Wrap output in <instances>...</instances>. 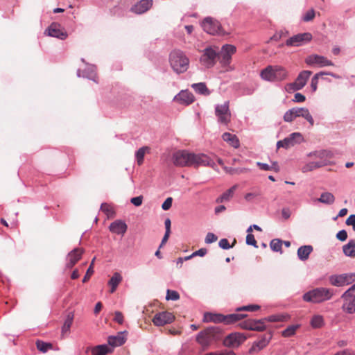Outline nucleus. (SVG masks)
<instances>
[{
    "mask_svg": "<svg viewBox=\"0 0 355 355\" xmlns=\"http://www.w3.org/2000/svg\"><path fill=\"white\" fill-rule=\"evenodd\" d=\"M170 65L177 73H182L187 71L189 67V59L180 50L173 51L169 55Z\"/></svg>",
    "mask_w": 355,
    "mask_h": 355,
    "instance_id": "nucleus-3",
    "label": "nucleus"
},
{
    "mask_svg": "<svg viewBox=\"0 0 355 355\" xmlns=\"http://www.w3.org/2000/svg\"><path fill=\"white\" fill-rule=\"evenodd\" d=\"M46 33H47L48 35L51 37H57L61 40H64L67 37V32L61 28L60 24L55 23L51 24L46 30Z\"/></svg>",
    "mask_w": 355,
    "mask_h": 355,
    "instance_id": "nucleus-22",
    "label": "nucleus"
},
{
    "mask_svg": "<svg viewBox=\"0 0 355 355\" xmlns=\"http://www.w3.org/2000/svg\"><path fill=\"white\" fill-rule=\"evenodd\" d=\"M217 57H218V49L216 46H209L204 50L200 62L206 68H210L216 64Z\"/></svg>",
    "mask_w": 355,
    "mask_h": 355,
    "instance_id": "nucleus-8",
    "label": "nucleus"
},
{
    "mask_svg": "<svg viewBox=\"0 0 355 355\" xmlns=\"http://www.w3.org/2000/svg\"><path fill=\"white\" fill-rule=\"evenodd\" d=\"M191 87L196 92L200 94L209 95L210 94L208 88L204 83H194Z\"/></svg>",
    "mask_w": 355,
    "mask_h": 355,
    "instance_id": "nucleus-37",
    "label": "nucleus"
},
{
    "mask_svg": "<svg viewBox=\"0 0 355 355\" xmlns=\"http://www.w3.org/2000/svg\"><path fill=\"white\" fill-rule=\"evenodd\" d=\"M236 185L232 187L230 189L223 193L217 200V202H222L223 201H227L232 198L234 193L236 189Z\"/></svg>",
    "mask_w": 355,
    "mask_h": 355,
    "instance_id": "nucleus-36",
    "label": "nucleus"
},
{
    "mask_svg": "<svg viewBox=\"0 0 355 355\" xmlns=\"http://www.w3.org/2000/svg\"><path fill=\"white\" fill-rule=\"evenodd\" d=\"M173 101L180 105H189L194 101V96L188 90H182L174 96Z\"/></svg>",
    "mask_w": 355,
    "mask_h": 355,
    "instance_id": "nucleus-21",
    "label": "nucleus"
},
{
    "mask_svg": "<svg viewBox=\"0 0 355 355\" xmlns=\"http://www.w3.org/2000/svg\"><path fill=\"white\" fill-rule=\"evenodd\" d=\"M152 5V0H141L132 7L131 10L136 14H142L149 10Z\"/></svg>",
    "mask_w": 355,
    "mask_h": 355,
    "instance_id": "nucleus-25",
    "label": "nucleus"
},
{
    "mask_svg": "<svg viewBox=\"0 0 355 355\" xmlns=\"http://www.w3.org/2000/svg\"><path fill=\"white\" fill-rule=\"evenodd\" d=\"M324 75L331 76L336 79H340L341 77L339 75L335 74L331 72H325L320 71L314 75V76L311 79V87L312 88L313 92H315L318 88V80L320 77H322Z\"/></svg>",
    "mask_w": 355,
    "mask_h": 355,
    "instance_id": "nucleus-27",
    "label": "nucleus"
},
{
    "mask_svg": "<svg viewBox=\"0 0 355 355\" xmlns=\"http://www.w3.org/2000/svg\"><path fill=\"white\" fill-rule=\"evenodd\" d=\"M225 171L230 174H234V173H239L244 171H247V168H243V169H236V168H228L226 166H224Z\"/></svg>",
    "mask_w": 355,
    "mask_h": 355,
    "instance_id": "nucleus-53",
    "label": "nucleus"
},
{
    "mask_svg": "<svg viewBox=\"0 0 355 355\" xmlns=\"http://www.w3.org/2000/svg\"><path fill=\"white\" fill-rule=\"evenodd\" d=\"M246 315L241 313H232L226 316L220 314H205V320L213 321L214 322H224L225 324H230L243 319Z\"/></svg>",
    "mask_w": 355,
    "mask_h": 355,
    "instance_id": "nucleus-7",
    "label": "nucleus"
},
{
    "mask_svg": "<svg viewBox=\"0 0 355 355\" xmlns=\"http://www.w3.org/2000/svg\"><path fill=\"white\" fill-rule=\"evenodd\" d=\"M172 201H173V199L172 198L169 197V198H167L165 201L163 202L162 205V208L164 209V210H168L171 207V205H172Z\"/></svg>",
    "mask_w": 355,
    "mask_h": 355,
    "instance_id": "nucleus-54",
    "label": "nucleus"
},
{
    "mask_svg": "<svg viewBox=\"0 0 355 355\" xmlns=\"http://www.w3.org/2000/svg\"><path fill=\"white\" fill-rule=\"evenodd\" d=\"M260 76L266 81L280 82L286 79L288 71L282 66L269 65L261 70Z\"/></svg>",
    "mask_w": 355,
    "mask_h": 355,
    "instance_id": "nucleus-4",
    "label": "nucleus"
},
{
    "mask_svg": "<svg viewBox=\"0 0 355 355\" xmlns=\"http://www.w3.org/2000/svg\"><path fill=\"white\" fill-rule=\"evenodd\" d=\"M246 243L250 245H252L255 248H257V241L252 233H249L246 236Z\"/></svg>",
    "mask_w": 355,
    "mask_h": 355,
    "instance_id": "nucleus-49",
    "label": "nucleus"
},
{
    "mask_svg": "<svg viewBox=\"0 0 355 355\" xmlns=\"http://www.w3.org/2000/svg\"><path fill=\"white\" fill-rule=\"evenodd\" d=\"M114 320L119 324H122L123 322V316L121 312L116 311L114 313Z\"/></svg>",
    "mask_w": 355,
    "mask_h": 355,
    "instance_id": "nucleus-58",
    "label": "nucleus"
},
{
    "mask_svg": "<svg viewBox=\"0 0 355 355\" xmlns=\"http://www.w3.org/2000/svg\"><path fill=\"white\" fill-rule=\"evenodd\" d=\"M329 283L334 286L342 287L355 282V273L333 275L329 277Z\"/></svg>",
    "mask_w": 355,
    "mask_h": 355,
    "instance_id": "nucleus-11",
    "label": "nucleus"
},
{
    "mask_svg": "<svg viewBox=\"0 0 355 355\" xmlns=\"http://www.w3.org/2000/svg\"><path fill=\"white\" fill-rule=\"evenodd\" d=\"M246 339V336L242 333H232L225 338L223 344L227 347L237 348L243 343Z\"/></svg>",
    "mask_w": 355,
    "mask_h": 355,
    "instance_id": "nucleus-14",
    "label": "nucleus"
},
{
    "mask_svg": "<svg viewBox=\"0 0 355 355\" xmlns=\"http://www.w3.org/2000/svg\"><path fill=\"white\" fill-rule=\"evenodd\" d=\"M223 139L226 141L227 144H229L232 147L237 148L239 147L240 143L238 137L236 135L230 133V132H225L222 135Z\"/></svg>",
    "mask_w": 355,
    "mask_h": 355,
    "instance_id": "nucleus-28",
    "label": "nucleus"
},
{
    "mask_svg": "<svg viewBox=\"0 0 355 355\" xmlns=\"http://www.w3.org/2000/svg\"><path fill=\"white\" fill-rule=\"evenodd\" d=\"M239 327L243 329L263 331L266 329L264 320L248 319L239 323Z\"/></svg>",
    "mask_w": 355,
    "mask_h": 355,
    "instance_id": "nucleus-15",
    "label": "nucleus"
},
{
    "mask_svg": "<svg viewBox=\"0 0 355 355\" xmlns=\"http://www.w3.org/2000/svg\"><path fill=\"white\" fill-rule=\"evenodd\" d=\"M125 343V338L121 334L116 336H110L108 338V343L110 345L116 347L121 346Z\"/></svg>",
    "mask_w": 355,
    "mask_h": 355,
    "instance_id": "nucleus-35",
    "label": "nucleus"
},
{
    "mask_svg": "<svg viewBox=\"0 0 355 355\" xmlns=\"http://www.w3.org/2000/svg\"><path fill=\"white\" fill-rule=\"evenodd\" d=\"M259 305H248L237 308L236 310L239 311H255L259 309Z\"/></svg>",
    "mask_w": 355,
    "mask_h": 355,
    "instance_id": "nucleus-47",
    "label": "nucleus"
},
{
    "mask_svg": "<svg viewBox=\"0 0 355 355\" xmlns=\"http://www.w3.org/2000/svg\"><path fill=\"white\" fill-rule=\"evenodd\" d=\"M110 352L109 346L101 345L92 349V355H106Z\"/></svg>",
    "mask_w": 355,
    "mask_h": 355,
    "instance_id": "nucleus-34",
    "label": "nucleus"
},
{
    "mask_svg": "<svg viewBox=\"0 0 355 355\" xmlns=\"http://www.w3.org/2000/svg\"><path fill=\"white\" fill-rule=\"evenodd\" d=\"M312 40V35L310 33H303L297 34L286 41V45L288 46H300Z\"/></svg>",
    "mask_w": 355,
    "mask_h": 355,
    "instance_id": "nucleus-17",
    "label": "nucleus"
},
{
    "mask_svg": "<svg viewBox=\"0 0 355 355\" xmlns=\"http://www.w3.org/2000/svg\"><path fill=\"white\" fill-rule=\"evenodd\" d=\"M93 273H94V270H93V268L92 267V265H90L86 272L85 277L83 279V283L87 282L89 280V279L90 278V277L92 275Z\"/></svg>",
    "mask_w": 355,
    "mask_h": 355,
    "instance_id": "nucleus-56",
    "label": "nucleus"
},
{
    "mask_svg": "<svg viewBox=\"0 0 355 355\" xmlns=\"http://www.w3.org/2000/svg\"><path fill=\"white\" fill-rule=\"evenodd\" d=\"M284 148H288L295 146L297 144H300L303 141V137L300 132H293L288 137L284 139Z\"/></svg>",
    "mask_w": 355,
    "mask_h": 355,
    "instance_id": "nucleus-26",
    "label": "nucleus"
},
{
    "mask_svg": "<svg viewBox=\"0 0 355 355\" xmlns=\"http://www.w3.org/2000/svg\"><path fill=\"white\" fill-rule=\"evenodd\" d=\"M347 225H352L355 232V215H350L345 221Z\"/></svg>",
    "mask_w": 355,
    "mask_h": 355,
    "instance_id": "nucleus-57",
    "label": "nucleus"
},
{
    "mask_svg": "<svg viewBox=\"0 0 355 355\" xmlns=\"http://www.w3.org/2000/svg\"><path fill=\"white\" fill-rule=\"evenodd\" d=\"M336 238L340 241H345L347 238V233L345 230L339 231L336 234Z\"/></svg>",
    "mask_w": 355,
    "mask_h": 355,
    "instance_id": "nucleus-55",
    "label": "nucleus"
},
{
    "mask_svg": "<svg viewBox=\"0 0 355 355\" xmlns=\"http://www.w3.org/2000/svg\"><path fill=\"white\" fill-rule=\"evenodd\" d=\"M343 250L347 257H355V241L350 240L347 244L343 245Z\"/></svg>",
    "mask_w": 355,
    "mask_h": 355,
    "instance_id": "nucleus-32",
    "label": "nucleus"
},
{
    "mask_svg": "<svg viewBox=\"0 0 355 355\" xmlns=\"http://www.w3.org/2000/svg\"><path fill=\"white\" fill-rule=\"evenodd\" d=\"M288 318V315H283V314H275V315H271L268 317H266L265 318H263L264 320V323L266 322H281V321H285Z\"/></svg>",
    "mask_w": 355,
    "mask_h": 355,
    "instance_id": "nucleus-40",
    "label": "nucleus"
},
{
    "mask_svg": "<svg viewBox=\"0 0 355 355\" xmlns=\"http://www.w3.org/2000/svg\"><path fill=\"white\" fill-rule=\"evenodd\" d=\"M83 253V250L81 248H75L71 251L67 257L66 267L72 268L80 259Z\"/></svg>",
    "mask_w": 355,
    "mask_h": 355,
    "instance_id": "nucleus-23",
    "label": "nucleus"
},
{
    "mask_svg": "<svg viewBox=\"0 0 355 355\" xmlns=\"http://www.w3.org/2000/svg\"><path fill=\"white\" fill-rule=\"evenodd\" d=\"M313 251V247L311 245H303L298 248L297 256L302 261L308 259L310 254Z\"/></svg>",
    "mask_w": 355,
    "mask_h": 355,
    "instance_id": "nucleus-30",
    "label": "nucleus"
},
{
    "mask_svg": "<svg viewBox=\"0 0 355 355\" xmlns=\"http://www.w3.org/2000/svg\"><path fill=\"white\" fill-rule=\"evenodd\" d=\"M341 299L343 300L342 309L344 312L353 314L355 313V290L349 288L341 295Z\"/></svg>",
    "mask_w": 355,
    "mask_h": 355,
    "instance_id": "nucleus-9",
    "label": "nucleus"
},
{
    "mask_svg": "<svg viewBox=\"0 0 355 355\" xmlns=\"http://www.w3.org/2000/svg\"><path fill=\"white\" fill-rule=\"evenodd\" d=\"M329 164V162L326 159H322L319 162H311L302 167V172L306 173L311 171L315 168H320L326 166Z\"/></svg>",
    "mask_w": 355,
    "mask_h": 355,
    "instance_id": "nucleus-29",
    "label": "nucleus"
},
{
    "mask_svg": "<svg viewBox=\"0 0 355 355\" xmlns=\"http://www.w3.org/2000/svg\"><path fill=\"white\" fill-rule=\"evenodd\" d=\"M321 203L331 205L335 201L334 196L330 192H324L321 193L320 197L318 199Z\"/></svg>",
    "mask_w": 355,
    "mask_h": 355,
    "instance_id": "nucleus-33",
    "label": "nucleus"
},
{
    "mask_svg": "<svg viewBox=\"0 0 355 355\" xmlns=\"http://www.w3.org/2000/svg\"><path fill=\"white\" fill-rule=\"evenodd\" d=\"M220 330L216 327H209L200 331L197 337V342L203 347L207 348L211 343L219 338Z\"/></svg>",
    "mask_w": 355,
    "mask_h": 355,
    "instance_id": "nucleus-6",
    "label": "nucleus"
},
{
    "mask_svg": "<svg viewBox=\"0 0 355 355\" xmlns=\"http://www.w3.org/2000/svg\"><path fill=\"white\" fill-rule=\"evenodd\" d=\"M258 196H259V193H248L245 195L244 198L247 201H251Z\"/></svg>",
    "mask_w": 355,
    "mask_h": 355,
    "instance_id": "nucleus-61",
    "label": "nucleus"
},
{
    "mask_svg": "<svg viewBox=\"0 0 355 355\" xmlns=\"http://www.w3.org/2000/svg\"><path fill=\"white\" fill-rule=\"evenodd\" d=\"M148 150H149L148 147L144 146V147L139 148V150L136 152L135 157H136L137 162L138 165L140 166L143 164L145 154H146V151H148Z\"/></svg>",
    "mask_w": 355,
    "mask_h": 355,
    "instance_id": "nucleus-38",
    "label": "nucleus"
},
{
    "mask_svg": "<svg viewBox=\"0 0 355 355\" xmlns=\"http://www.w3.org/2000/svg\"><path fill=\"white\" fill-rule=\"evenodd\" d=\"M282 215L284 219H288L291 216V211L288 208H284L282 210Z\"/></svg>",
    "mask_w": 355,
    "mask_h": 355,
    "instance_id": "nucleus-63",
    "label": "nucleus"
},
{
    "mask_svg": "<svg viewBox=\"0 0 355 355\" xmlns=\"http://www.w3.org/2000/svg\"><path fill=\"white\" fill-rule=\"evenodd\" d=\"M297 117L304 118L311 126L314 124L313 118L306 107H295L289 109L284 113L283 119L285 122L291 123Z\"/></svg>",
    "mask_w": 355,
    "mask_h": 355,
    "instance_id": "nucleus-5",
    "label": "nucleus"
},
{
    "mask_svg": "<svg viewBox=\"0 0 355 355\" xmlns=\"http://www.w3.org/2000/svg\"><path fill=\"white\" fill-rule=\"evenodd\" d=\"M207 252V250L206 248H200L198 250L193 252V256H200V257H204Z\"/></svg>",
    "mask_w": 355,
    "mask_h": 355,
    "instance_id": "nucleus-60",
    "label": "nucleus"
},
{
    "mask_svg": "<svg viewBox=\"0 0 355 355\" xmlns=\"http://www.w3.org/2000/svg\"><path fill=\"white\" fill-rule=\"evenodd\" d=\"M257 164L261 170L263 171H270L272 169V166H269L268 164L257 162Z\"/></svg>",
    "mask_w": 355,
    "mask_h": 355,
    "instance_id": "nucleus-62",
    "label": "nucleus"
},
{
    "mask_svg": "<svg viewBox=\"0 0 355 355\" xmlns=\"http://www.w3.org/2000/svg\"><path fill=\"white\" fill-rule=\"evenodd\" d=\"M218 245L220 248L224 250H228L232 248V245H230L229 241L227 239H222L220 240Z\"/></svg>",
    "mask_w": 355,
    "mask_h": 355,
    "instance_id": "nucleus-51",
    "label": "nucleus"
},
{
    "mask_svg": "<svg viewBox=\"0 0 355 355\" xmlns=\"http://www.w3.org/2000/svg\"><path fill=\"white\" fill-rule=\"evenodd\" d=\"M272 336L271 333L262 336L259 340L253 343L252 347L249 349V353L253 354L254 352H258L265 348L269 344Z\"/></svg>",
    "mask_w": 355,
    "mask_h": 355,
    "instance_id": "nucleus-19",
    "label": "nucleus"
},
{
    "mask_svg": "<svg viewBox=\"0 0 355 355\" xmlns=\"http://www.w3.org/2000/svg\"><path fill=\"white\" fill-rule=\"evenodd\" d=\"M172 162L178 167H198L199 166L214 168L215 163L205 154H195L187 150H178L172 156Z\"/></svg>",
    "mask_w": 355,
    "mask_h": 355,
    "instance_id": "nucleus-1",
    "label": "nucleus"
},
{
    "mask_svg": "<svg viewBox=\"0 0 355 355\" xmlns=\"http://www.w3.org/2000/svg\"><path fill=\"white\" fill-rule=\"evenodd\" d=\"M217 239V236L214 234L209 232L205 237V241L206 243L209 244L215 242Z\"/></svg>",
    "mask_w": 355,
    "mask_h": 355,
    "instance_id": "nucleus-50",
    "label": "nucleus"
},
{
    "mask_svg": "<svg viewBox=\"0 0 355 355\" xmlns=\"http://www.w3.org/2000/svg\"><path fill=\"white\" fill-rule=\"evenodd\" d=\"M101 210L105 213L108 216H111L114 214V211L112 209V207L107 204V203H102L101 206Z\"/></svg>",
    "mask_w": 355,
    "mask_h": 355,
    "instance_id": "nucleus-46",
    "label": "nucleus"
},
{
    "mask_svg": "<svg viewBox=\"0 0 355 355\" xmlns=\"http://www.w3.org/2000/svg\"><path fill=\"white\" fill-rule=\"evenodd\" d=\"M334 295L333 289L318 287L305 293L302 298L306 302L319 304L331 300Z\"/></svg>",
    "mask_w": 355,
    "mask_h": 355,
    "instance_id": "nucleus-2",
    "label": "nucleus"
},
{
    "mask_svg": "<svg viewBox=\"0 0 355 355\" xmlns=\"http://www.w3.org/2000/svg\"><path fill=\"white\" fill-rule=\"evenodd\" d=\"M122 281V276L119 272L114 273L113 276L108 282V285L111 287L110 293H113Z\"/></svg>",
    "mask_w": 355,
    "mask_h": 355,
    "instance_id": "nucleus-31",
    "label": "nucleus"
},
{
    "mask_svg": "<svg viewBox=\"0 0 355 355\" xmlns=\"http://www.w3.org/2000/svg\"><path fill=\"white\" fill-rule=\"evenodd\" d=\"M315 17V11L313 9L308 10L302 17L304 21H309L313 19Z\"/></svg>",
    "mask_w": 355,
    "mask_h": 355,
    "instance_id": "nucleus-48",
    "label": "nucleus"
},
{
    "mask_svg": "<svg viewBox=\"0 0 355 355\" xmlns=\"http://www.w3.org/2000/svg\"><path fill=\"white\" fill-rule=\"evenodd\" d=\"M311 325L313 328H320L324 325V318L320 315H315L311 320Z\"/></svg>",
    "mask_w": 355,
    "mask_h": 355,
    "instance_id": "nucleus-41",
    "label": "nucleus"
},
{
    "mask_svg": "<svg viewBox=\"0 0 355 355\" xmlns=\"http://www.w3.org/2000/svg\"><path fill=\"white\" fill-rule=\"evenodd\" d=\"M311 71L305 70L300 73L295 81L292 83L287 84L285 89L287 92H294L302 89L306 84L308 79L311 75Z\"/></svg>",
    "mask_w": 355,
    "mask_h": 355,
    "instance_id": "nucleus-12",
    "label": "nucleus"
},
{
    "mask_svg": "<svg viewBox=\"0 0 355 355\" xmlns=\"http://www.w3.org/2000/svg\"><path fill=\"white\" fill-rule=\"evenodd\" d=\"M334 355H355V353L350 349H345L341 352H338Z\"/></svg>",
    "mask_w": 355,
    "mask_h": 355,
    "instance_id": "nucleus-64",
    "label": "nucleus"
},
{
    "mask_svg": "<svg viewBox=\"0 0 355 355\" xmlns=\"http://www.w3.org/2000/svg\"><path fill=\"white\" fill-rule=\"evenodd\" d=\"M166 299L167 300H178L180 299L179 293L175 291L167 290Z\"/></svg>",
    "mask_w": 355,
    "mask_h": 355,
    "instance_id": "nucleus-45",
    "label": "nucleus"
},
{
    "mask_svg": "<svg viewBox=\"0 0 355 355\" xmlns=\"http://www.w3.org/2000/svg\"><path fill=\"white\" fill-rule=\"evenodd\" d=\"M236 49L234 45H223L220 53H218L220 62L224 66L228 65L231 62L232 55L236 52Z\"/></svg>",
    "mask_w": 355,
    "mask_h": 355,
    "instance_id": "nucleus-18",
    "label": "nucleus"
},
{
    "mask_svg": "<svg viewBox=\"0 0 355 355\" xmlns=\"http://www.w3.org/2000/svg\"><path fill=\"white\" fill-rule=\"evenodd\" d=\"M128 229L126 223L122 220H116L109 226V230L118 235H124Z\"/></svg>",
    "mask_w": 355,
    "mask_h": 355,
    "instance_id": "nucleus-24",
    "label": "nucleus"
},
{
    "mask_svg": "<svg viewBox=\"0 0 355 355\" xmlns=\"http://www.w3.org/2000/svg\"><path fill=\"white\" fill-rule=\"evenodd\" d=\"M215 114L220 123L227 125L231 120L229 102L226 101L222 105H217L215 107Z\"/></svg>",
    "mask_w": 355,
    "mask_h": 355,
    "instance_id": "nucleus-13",
    "label": "nucleus"
},
{
    "mask_svg": "<svg viewBox=\"0 0 355 355\" xmlns=\"http://www.w3.org/2000/svg\"><path fill=\"white\" fill-rule=\"evenodd\" d=\"M131 203H132L135 206L139 207L142 204L143 202V196H139L137 197L132 198L130 199Z\"/></svg>",
    "mask_w": 355,
    "mask_h": 355,
    "instance_id": "nucleus-52",
    "label": "nucleus"
},
{
    "mask_svg": "<svg viewBox=\"0 0 355 355\" xmlns=\"http://www.w3.org/2000/svg\"><path fill=\"white\" fill-rule=\"evenodd\" d=\"M203 30L209 35H224L225 32L220 23L210 17H206L201 23Z\"/></svg>",
    "mask_w": 355,
    "mask_h": 355,
    "instance_id": "nucleus-10",
    "label": "nucleus"
},
{
    "mask_svg": "<svg viewBox=\"0 0 355 355\" xmlns=\"http://www.w3.org/2000/svg\"><path fill=\"white\" fill-rule=\"evenodd\" d=\"M282 241L279 239H272L270 243V247L274 252H282Z\"/></svg>",
    "mask_w": 355,
    "mask_h": 355,
    "instance_id": "nucleus-44",
    "label": "nucleus"
},
{
    "mask_svg": "<svg viewBox=\"0 0 355 355\" xmlns=\"http://www.w3.org/2000/svg\"><path fill=\"white\" fill-rule=\"evenodd\" d=\"M299 327L300 326L298 324L288 326L286 329H284L282 332V336L287 338L293 336L295 334L296 330L299 328Z\"/></svg>",
    "mask_w": 355,
    "mask_h": 355,
    "instance_id": "nucleus-43",
    "label": "nucleus"
},
{
    "mask_svg": "<svg viewBox=\"0 0 355 355\" xmlns=\"http://www.w3.org/2000/svg\"><path fill=\"white\" fill-rule=\"evenodd\" d=\"M174 319L175 317L171 313L164 311L157 313L154 316L153 322L156 326H164L172 322Z\"/></svg>",
    "mask_w": 355,
    "mask_h": 355,
    "instance_id": "nucleus-20",
    "label": "nucleus"
},
{
    "mask_svg": "<svg viewBox=\"0 0 355 355\" xmlns=\"http://www.w3.org/2000/svg\"><path fill=\"white\" fill-rule=\"evenodd\" d=\"M305 100L306 98L303 94H302L301 93H296L294 96L293 101L297 103H302Z\"/></svg>",
    "mask_w": 355,
    "mask_h": 355,
    "instance_id": "nucleus-59",
    "label": "nucleus"
},
{
    "mask_svg": "<svg viewBox=\"0 0 355 355\" xmlns=\"http://www.w3.org/2000/svg\"><path fill=\"white\" fill-rule=\"evenodd\" d=\"M36 346L38 350L42 352H46L48 350L53 349V345L50 343H45L42 340L36 342Z\"/></svg>",
    "mask_w": 355,
    "mask_h": 355,
    "instance_id": "nucleus-42",
    "label": "nucleus"
},
{
    "mask_svg": "<svg viewBox=\"0 0 355 355\" xmlns=\"http://www.w3.org/2000/svg\"><path fill=\"white\" fill-rule=\"evenodd\" d=\"M306 64L313 66L316 65L318 67H324L327 66H333L334 63L326 57L318 54H311L305 59Z\"/></svg>",
    "mask_w": 355,
    "mask_h": 355,
    "instance_id": "nucleus-16",
    "label": "nucleus"
},
{
    "mask_svg": "<svg viewBox=\"0 0 355 355\" xmlns=\"http://www.w3.org/2000/svg\"><path fill=\"white\" fill-rule=\"evenodd\" d=\"M73 320V314L72 313H69L67 318L64 322V324L62 327V334H64L66 333H68L70 330L71 326L72 324Z\"/></svg>",
    "mask_w": 355,
    "mask_h": 355,
    "instance_id": "nucleus-39",
    "label": "nucleus"
}]
</instances>
